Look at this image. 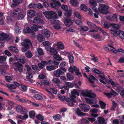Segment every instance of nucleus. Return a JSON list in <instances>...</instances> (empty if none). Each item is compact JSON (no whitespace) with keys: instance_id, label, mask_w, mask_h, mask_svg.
I'll list each match as a JSON object with an SVG mask.
<instances>
[{"instance_id":"nucleus-1","label":"nucleus","mask_w":124,"mask_h":124,"mask_svg":"<svg viewBox=\"0 0 124 124\" xmlns=\"http://www.w3.org/2000/svg\"><path fill=\"white\" fill-rule=\"evenodd\" d=\"M71 95L70 96V98L65 99L66 101L67 102L68 105L70 106H72L77 104L78 103L75 99L76 98L75 95L78 96L79 95V94L76 89H73L71 93Z\"/></svg>"},{"instance_id":"nucleus-2","label":"nucleus","mask_w":124,"mask_h":124,"mask_svg":"<svg viewBox=\"0 0 124 124\" xmlns=\"http://www.w3.org/2000/svg\"><path fill=\"white\" fill-rule=\"evenodd\" d=\"M12 17L17 18L18 19L22 20L25 15V14L21 12V9L19 8H16L14 10L11 14Z\"/></svg>"},{"instance_id":"nucleus-3","label":"nucleus","mask_w":124,"mask_h":124,"mask_svg":"<svg viewBox=\"0 0 124 124\" xmlns=\"http://www.w3.org/2000/svg\"><path fill=\"white\" fill-rule=\"evenodd\" d=\"M20 84L16 82H14V84H6L5 86L8 89L9 91L11 93H14L16 92V91L14 90L17 87H19Z\"/></svg>"},{"instance_id":"nucleus-4","label":"nucleus","mask_w":124,"mask_h":124,"mask_svg":"<svg viewBox=\"0 0 124 124\" xmlns=\"http://www.w3.org/2000/svg\"><path fill=\"white\" fill-rule=\"evenodd\" d=\"M43 13L45 16L48 19H51L52 18L56 19L57 17L56 14L53 11H46L43 12Z\"/></svg>"},{"instance_id":"nucleus-5","label":"nucleus","mask_w":124,"mask_h":124,"mask_svg":"<svg viewBox=\"0 0 124 124\" xmlns=\"http://www.w3.org/2000/svg\"><path fill=\"white\" fill-rule=\"evenodd\" d=\"M81 94L83 96L91 98H94L96 96L95 94L92 93L91 91L90 90H82Z\"/></svg>"},{"instance_id":"nucleus-6","label":"nucleus","mask_w":124,"mask_h":124,"mask_svg":"<svg viewBox=\"0 0 124 124\" xmlns=\"http://www.w3.org/2000/svg\"><path fill=\"white\" fill-rule=\"evenodd\" d=\"M98 9L99 12L101 13L106 14L108 13V9L109 8L108 6L103 4H100Z\"/></svg>"},{"instance_id":"nucleus-7","label":"nucleus","mask_w":124,"mask_h":124,"mask_svg":"<svg viewBox=\"0 0 124 124\" xmlns=\"http://www.w3.org/2000/svg\"><path fill=\"white\" fill-rule=\"evenodd\" d=\"M21 44L22 46L25 47L22 49V51L23 52L26 51L29 48V46H32V44L31 41L27 39L24 40L23 42L21 43Z\"/></svg>"},{"instance_id":"nucleus-8","label":"nucleus","mask_w":124,"mask_h":124,"mask_svg":"<svg viewBox=\"0 0 124 124\" xmlns=\"http://www.w3.org/2000/svg\"><path fill=\"white\" fill-rule=\"evenodd\" d=\"M66 69L63 68H62L60 69H58L54 71V76L57 77H59L61 75H63L64 73V72H66Z\"/></svg>"},{"instance_id":"nucleus-9","label":"nucleus","mask_w":124,"mask_h":124,"mask_svg":"<svg viewBox=\"0 0 124 124\" xmlns=\"http://www.w3.org/2000/svg\"><path fill=\"white\" fill-rule=\"evenodd\" d=\"M50 22L51 23L55 24L53 26V27L55 29H59L61 28L60 25L61 23L59 20L53 19L50 21Z\"/></svg>"},{"instance_id":"nucleus-10","label":"nucleus","mask_w":124,"mask_h":124,"mask_svg":"<svg viewBox=\"0 0 124 124\" xmlns=\"http://www.w3.org/2000/svg\"><path fill=\"white\" fill-rule=\"evenodd\" d=\"M13 65L15 70H18L21 73L23 72V66L20 63L16 62L13 63Z\"/></svg>"},{"instance_id":"nucleus-11","label":"nucleus","mask_w":124,"mask_h":124,"mask_svg":"<svg viewBox=\"0 0 124 124\" xmlns=\"http://www.w3.org/2000/svg\"><path fill=\"white\" fill-rule=\"evenodd\" d=\"M5 101L6 104V106L7 107V109L8 110H11L14 107L15 103L14 102L11 101L9 100L8 99H6Z\"/></svg>"},{"instance_id":"nucleus-12","label":"nucleus","mask_w":124,"mask_h":124,"mask_svg":"<svg viewBox=\"0 0 124 124\" xmlns=\"http://www.w3.org/2000/svg\"><path fill=\"white\" fill-rule=\"evenodd\" d=\"M42 29V27L39 25H33L31 27V30L32 34H34L35 32L40 30Z\"/></svg>"},{"instance_id":"nucleus-13","label":"nucleus","mask_w":124,"mask_h":124,"mask_svg":"<svg viewBox=\"0 0 124 124\" xmlns=\"http://www.w3.org/2000/svg\"><path fill=\"white\" fill-rule=\"evenodd\" d=\"M10 35L6 34L4 33H0V40L1 41L3 40H8L10 39Z\"/></svg>"},{"instance_id":"nucleus-14","label":"nucleus","mask_w":124,"mask_h":124,"mask_svg":"<svg viewBox=\"0 0 124 124\" xmlns=\"http://www.w3.org/2000/svg\"><path fill=\"white\" fill-rule=\"evenodd\" d=\"M51 7L55 8H58L61 5L60 2L56 0H53L50 3Z\"/></svg>"},{"instance_id":"nucleus-15","label":"nucleus","mask_w":124,"mask_h":124,"mask_svg":"<svg viewBox=\"0 0 124 124\" xmlns=\"http://www.w3.org/2000/svg\"><path fill=\"white\" fill-rule=\"evenodd\" d=\"M79 107L84 112L88 111L90 108L89 106L85 104H80L79 105Z\"/></svg>"},{"instance_id":"nucleus-16","label":"nucleus","mask_w":124,"mask_h":124,"mask_svg":"<svg viewBox=\"0 0 124 124\" xmlns=\"http://www.w3.org/2000/svg\"><path fill=\"white\" fill-rule=\"evenodd\" d=\"M16 110L18 112L20 113L21 114L27 113V111L22 106H19L16 108Z\"/></svg>"},{"instance_id":"nucleus-17","label":"nucleus","mask_w":124,"mask_h":124,"mask_svg":"<svg viewBox=\"0 0 124 124\" xmlns=\"http://www.w3.org/2000/svg\"><path fill=\"white\" fill-rule=\"evenodd\" d=\"M88 81L91 83L92 84L91 85L94 87H95V85L93 84H94L95 80H98L96 78L93 76L91 75H89V77H88Z\"/></svg>"},{"instance_id":"nucleus-18","label":"nucleus","mask_w":124,"mask_h":124,"mask_svg":"<svg viewBox=\"0 0 124 124\" xmlns=\"http://www.w3.org/2000/svg\"><path fill=\"white\" fill-rule=\"evenodd\" d=\"M13 3L10 5L11 8H13L17 6L20 3L22 2V0H13Z\"/></svg>"},{"instance_id":"nucleus-19","label":"nucleus","mask_w":124,"mask_h":124,"mask_svg":"<svg viewBox=\"0 0 124 124\" xmlns=\"http://www.w3.org/2000/svg\"><path fill=\"white\" fill-rule=\"evenodd\" d=\"M33 23L37 24L39 23L44 24V21L43 20L38 17H35L34 19Z\"/></svg>"},{"instance_id":"nucleus-20","label":"nucleus","mask_w":124,"mask_h":124,"mask_svg":"<svg viewBox=\"0 0 124 124\" xmlns=\"http://www.w3.org/2000/svg\"><path fill=\"white\" fill-rule=\"evenodd\" d=\"M111 92L109 93L105 94L109 98H110L112 96H115L118 95V94L116 92L114 91L112 89H111Z\"/></svg>"},{"instance_id":"nucleus-21","label":"nucleus","mask_w":124,"mask_h":124,"mask_svg":"<svg viewBox=\"0 0 124 124\" xmlns=\"http://www.w3.org/2000/svg\"><path fill=\"white\" fill-rule=\"evenodd\" d=\"M64 22L65 24L67 26L69 27L72 25L73 22L72 20L67 18L64 19Z\"/></svg>"},{"instance_id":"nucleus-22","label":"nucleus","mask_w":124,"mask_h":124,"mask_svg":"<svg viewBox=\"0 0 124 124\" xmlns=\"http://www.w3.org/2000/svg\"><path fill=\"white\" fill-rule=\"evenodd\" d=\"M75 112L77 115L79 116H85V113L82 112L78 108H77L75 110Z\"/></svg>"},{"instance_id":"nucleus-23","label":"nucleus","mask_w":124,"mask_h":124,"mask_svg":"<svg viewBox=\"0 0 124 124\" xmlns=\"http://www.w3.org/2000/svg\"><path fill=\"white\" fill-rule=\"evenodd\" d=\"M35 12L33 10H29L27 12V15L29 18H32L35 16Z\"/></svg>"},{"instance_id":"nucleus-24","label":"nucleus","mask_w":124,"mask_h":124,"mask_svg":"<svg viewBox=\"0 0 124 124\" xmlns=\"http://www.w3.org/2000/svg\"><path fill=\"white\" fill-rule=\"evenodd\" d=\"M65 84L66 86L64 85L62 87V88H64L65 89L67 90H68V88H72L74 86L70 82H66Z\"/></svg>"},{"instance_id":"nucleus-25","label":"nucleus","mask_w":124,"mask_h":124,"mask_svg":"<svg viewBox=\"0 0 124 124\" xmlns=\"http://www.w3.org/2000/svg\"><path fill=\"white\" fill-rule=\"evenodd\" d=\"M43 32L42 34L46 38H49L50 37V32L49 31L46 29H44L43 30Z\"/></svg>"},{"instance_id":"nucleus-26","label":"nucleus","mask_w":124,"mask_h":124,"mask_svg":"<svg viewBox=\"0 0 124 124\" xmlns=\"http://www.w3.org/2000/svg\"><path fill=\"white\" fill-rule=\"evenodd\" d=\"M23 116L17 115L16 116V118L18 119H20L22 120H25L28 117V116L27 114V113H23Z\"/></svg>"},{"instance_id":"nucleus-27","label":"nucleus","mask_w":124,"mask_h":124,"mask_svg":"<svg viewBox=\"0 0 124 124\" xmlns=\"http://www.w3.org/2000/svg\"><path fill=\"white\" fill-rule=\"evenodd\" d=\"M98 111V110L95 108H93L91 110L90 112L92 113L91 114V115L93 117H97L98 115L97 114H94L97 113Z\"/></svg>"},{"instance_id":"nucleus-28","label":"nucleus","mask_w":124,"mask_h":124,"mask_svg":"<svg viewBox=\"0 0 124 124\" xmlns=\"http://www.w3.org/2000/svg\"><path fill=\"white\" fill-rule=\"evenodd\" d=\"M52 82L54 84H55L59 87L60 86V80L58 78H54L52 79Z\"/></svg>"},{"instance_id":"nucleus-29","label":"nucleus","mask_w":124,"mask_h":124,"mask_svg":"<svg viewBox=\"0 0 124 124\" xmlns=\"http://www.w3.org/2000/svg\"><path fill=\"white\" fill-rule=\"evenodd\" d=\"M34 97L36 99L38 100H41L43 99H46V97L43 95L41 96L38 94H35Z\"/></svg>"},{"instance_id":"nucleus-30","label":"nucleus","mask_w":124,"mask_h":124,"mask_svg":"<svg viewBox=\"0 0 124 124\" xmlns=\"http://www.w3.org/2000/svg\"><path fill=\"white\" fill-rule=\"evenodd\" d=\"M8 49L11 51L15 52L17 53L18 50L16 47L14 46H9L8 48Z\"/></svg>"},{"instance_id":"nucleus-31","label":"nucleus","mask_w":124,"mask_h":124,"mask_svg":"<svg viewBox=\"0 0 124 124\" xmlns=\"http://www.w3.org/2000/svg\"><path fill=\"white\" fill-rule=\"evenodd\" d=\"M37 37V39L39 41L42 42L45 40L44 37L40 34H38Z\"/></svg>"},{"instance_id":"nucleus-32","label":"nucleus","mask_w":124,"mask_h":124,"mask_svg":"<svg viewBox=\"0 0 124 124\" xmlns=\"http://www.w3.org/2000/svg\"><path fill=\"white\" fill-rule=\"evenodd\" d=\"M110 33L114 37H116L118 35V32L116 30H110Z\"/></svg>"},{"instance_id":"nucleus-33","label":"nucleus","mask_w":124,"mask_h":124,"mask_svg":"<svg viewBox=\"0 0 124 124\" xmlns=\"http://www.w3.org/2000/svg\"><path fill=\"white\" fill-rule=\"evenodd\" d=\"M46 70L48 71H51L56 68L55 66L53 65H48L46 67Z\"/></svg>"},{"instance_id":"nucleus-34","label":"nucleus","mask_w":124,"mask_h":124,"mask_svg":"<svg viewBox=\"0 0 124 124\" xmlns=\"http://www.w3.org/2000/svg\"><path fill=\"white\" fill-rule=\"evenodd\" d=\"M98 121L100 124H105L106 123L104 118L101 117H98L97 118Z\"/></svg>"},{"instance_id":"nucleus-35","label":"nucleus","mask_w":124,"mask_h":124,"mask_svg":"<svg viewBox=\"0 0 124 124\" xmlns=\"http://www.w3.org/2000/svg\"><path fill=\"white\" fill-rule=\"evenodd\" d=\"M53 58L56 60L57 61H60L63 60L62 57L58 54H56L53 55Z\"/></svg>"},{"instance_id":"nucleus-36","label":"nucleus","mask_w":124,"mask_h":124,"mask_svg":"<svg viewBox=\"0 0 124 124\" xmlns=\"http://www.w3.org/2000/svg\"><path fill=\"white\" fill-rule=\"evenodd\" d=\"M87 24L89 27L92 28L96 29L97 27L95 24L91 22H87Z\"/></svg>"},{"instance_id":"nucleus-37","label":"nucleus","mask_w":124,"mask_h":124,"mask_svg":"<svg viewBox=\"0 0 124 124\" xmlns=\"http://www.w3.org/2000/svg\"><path fill=\"white\" fill-rule=\"evenodd\" d=\"M78 29L80 31H86L88 30V28L87 26H84L78 28Z\"/></svg>"},{"instance_id":"nucleus-38","label":"nucleus","mask_w":124,"mask_h":124,"mask_svg":"<svg viewBox=\"0 0 124 124\" xmlns=\"http://www.w3.org/2000/svg\"><path fill=\"white\" fill-rule=\"evenodd\" d=\"M67 77L68 79L70 81L74 79L73 76L69 73H67Z\"/></svg>"},{"instance_id":"nucleus-39","label":"nucleus","mask_w":124,"mask_h":124,"mask_svg":"<svg viewBox=\"0 0 124 124\" xmlns=\"http://www.w3.org/2000/svg\"><path fill=\"white\" fill-rule=\"evenodd\" d=\"M9 67V66L7 65L2 64L0 66V70H7Z\"/></svg>"},{"instance_id":"nucleus-40","label":"nucleus","mask_w":124,"mask_h":124,"mask_svg":"<svg viewBox=\"0 0 124 124\" xmlns=\"http://www.w3.org/2000/svg\"><path fill=\"white\" fill-rule=\"evenodd\" d=\"M99 77L101 79H100L99 80L101 82L105 84V82L103 80L105 79V78L104 76V74H101L99 75Z\"/></svg>"},{"instance_id":"nucleus-41","label":"nucleus","mask_w":124,"mask_h":124,"mask_svg":"<svg viewBox=\"0 0 124 124\" xmlns=\"http://www.w3.org/2000/svg\"><path fill=\"white\" fill-rule=\"evenodd\" d=\"M69 62L70 63H73L74 62V57L71 55H69L68 56Z\"/></svg>"},{"instance_id":"nucleus-42","label":"nucleus","mask_w":124,"mask_h":124,"mask_svg":"<svg viewBox=\"0 0 124 124\" xmlns=\"http://www.w3.org/2000/svg\"><path fill=\"white\" fill-rule=\"evenodd\" d=\"M31 31V29L28 27H27L26 29H23V33H29L32 34V31Z\"/></svg>"},{"instance_id":"nucleus-43","label":"nucleus","mask_w":124,"mask_h":124,"mask_svg":"<svg viewBox=\"0 0 124 124\" xmlns=\"http://www.w3.org/2000/svg\"><path fill=\"white\" fill-rule=\"evenodd\" d=\"M74 70L76 75H80L81 74V73L79 72V69L76 67L74 66Z\"/></svg>"},{"instance_id":"nucleus-44","label":"nucleus","mask_w":124,"mask_h":124,"mask_svg":"<svg viewBox=\"0 0 124 124\" xmlns=\"http://www.w3.org/2000/svg\"><path fill=\"white\" fill-rule=\"evenodd\" d=\"M118 35L122 39H124V32L120 31L118 32Z\"/></svg>"},{"instance_id":"nucleus-45","label":"nucleus","mask_w":124,"mask_h":124,"mask_svg":"<svg viewBox=\"0 0 124 124\" xmlns=\"http://www.w3.org/2000/svg\"><path fill=\"white\" fill-rule=\"evenodd\" d=\"M25 56L27 57L31 58L32 56V54L30 51H28L25 53Z\"/></svg>"},{"instance_id":"nucleus-46","label":"nucleus","mask_w":124,"mask_h":124,"mask_svg":"<svg viewBox=\"0 0 124 124\" xmlns=\"http://www.w3.org/2000/svg\"><path fill=\"white\" fill-rule=\"evenodd\" d=\"M14 30L16 34H18L21 31V28L18 26H16L14 28Z\"/></svg>"},{"instance_id":"nucleus-47","label":"nucleus","mask_w":124,"mask_h":124,"mask_svg":"<svg viewBox=\"0 0 124 124\" xmlns=\"http://www.w3.org/2000/svg\"><path fill=\"white\" fill-rule=\"evenodd\" d=\"M99 103L101 108L102 109H104L106 105V104L101 101H100Z\"/></svg>"},{"instance_id":"nucleus-48","label":"nucleus","mask_w":124,"mask_h":124,"mask_svg":"<svg viewBox=\"0 0 124 124\" xmlns=\"http://www.w3.org/2000/svg\"><path fill=\"white\" fill-rule=\"evenodd\" d=\"M57 45L60 48L63 49L64 48V46L62 42H59L57 43Z\"/></svg>"},{"instance_id":"nucleus-49","label":"nucleus","mask_w":124,"mask_h":124,"mask_svg":"<svg viewBox=\"0 0 124 124\" xmlns=\"http://www.w3.org/2000/svg\"><path fill=\"white\" fill-rule=\"evenodd\" d=\"M49 90H50V91L52 93H53L54 94H56L57 93V90L55 88H47Z\"/></svg>"},{"instance_id":"nucleus-50","label":"nucleus","mask_w":124,"mask_h":124,"mask_svg":"<svg viewBox=\"0 0 124 124\" xmlns=\"http://www.w3.org/2000/svg\"><path fill=\"white\" fill-rule=\"evenodd\" d=\"M89 2L92 6L95 7L97 6V2L95 0H90Z\"/></svg>"},{"instance_id":"nucleus-51","label":"nucleus","mask_w":124,"mask_h":124,"mask_svg":"<svg viewBox=\"0 0 124 124\" xmlns=\"http://www.w3.org/2000/svg\"><path fill=\"white\" fill-rule=\"evenodd\" d=\"M29 116L31 118H33L35 116V112L33 111H30L29 113Z\"/></svg>"},{"instance_id":"nucleus-52","label":"nucleus","mask_w":124,"mask_h":124,"mask_svg":"<svg viewBox=\"0 0 124 124\" xmlns=\"http://www.w3.org/2000/svg\"><path fill=\"white\" fill-rule=\"evenodd\" d=\"M64 14L66 16L69 17L71 15V11L70 10H68L65 12Z\"/></svg>"},{"instance_id":"nucleus-53","label":"nucleus","mask_w":124,"mask_h":124,"mask_svg":"<svg viewBox=\"0 0 124 124\" xmlns=\"http://www.w3.org/2000/svg\"><path fill=\"white\" fill-rule=\"evenodd\" d=\"M49 93V94L48 95V96L50 98H53L54 97L53 95L52 94V93L51 92V91H50V90H49L47 88H46L45 89Z\"/></svg>"},{"instance_id":"nucleus-54","label":"nucleus","mask_w":124,"mask_h":124,"mask_svg":"<svg viewBox=\"0 0 124 124\" xmlns=\"http://www.w3.org/2000/svg\"><path fill=\"white\" fill-rule=\"evenodd\" d=\"M32 75L31 73H27L26 78L27 80H30L32 77Z\"/></svg>"},{"instance_id":"nucleus-55","label":"nucleus","mask_w":124,"mask_h":124,"mask_svg":"<svg viewBox=\"0 0 124 124\" xmlns=\"http://www.w3.org/2000/svg\"><path fill=\"white\" fill-rule=\"evenodd\" d=\"M21 90L24 92H26L27 89V87L26 85H21Z\"/></svg>"},{"instance_id":"nucleus-56","label":"nucleus","mask_w":124,"mask_h":124,"mask_svg":"<svg viewBox=\"0 0 124 124\" xmlns=\"http://www.w3.org/2000/svg\"><path fill=\"white\" fill-rule=\"evenodd\" d=\"M50 52L51 55H53L56 54H57V53L55 49L53 48L51 49Z\"/></svg>"},{"instance_id":"nucleus-57","label":"nucleus","mask_w":124,"mask_h":124,"mask_svg":"<svg viewBox=\"0 0 124 124\" xmlns=\"http://www.w3.org/2000/svg\"><path fill=\"white\" fill-rule=\"evenodd\" d=\"M53 118L55 120L58 121L61 119V116L60 115L57 114L54 116Z\"/></svg>"},{"instance_id":"nucleus-58","label":"nucleus","mask_w":124,"mask_h":124,"mask_svg":"<svg viewBox=\"0 0 124 124\" xmlns=\"http://www.w3.org/2000/svg\"><path fill=\"white\" fill-rule=\"evenodd\" d=\"M92 71L93 72L96 73L97 74H100L101 73V72L96 68L92 69Z\"/></svg>"},{"instance_id":"nucleus-59","label":"nucleus","mask_w":124,"mask_h":124,"mask_svg":"<svg viewBox=\"0 0 124 124\" xmlns=\"http://www.w3.org/2000/svg\"><path fill=\"white\" fill-rule=\"evenodd\" d=\"M110 26L112 27L117 29H118L119 28V26L118 25L114 23L111 24Z\"/></svg>"},{"instance_id":"nucleus-60","label":"nucleus","mask_w":124,"mask_h":124,"mask_svg":"<svg viewBox=\"0 0 124 124\" xmlns=\"http://www.w3.org/2000/svg\"><path fill=\"white\" fill-rule=\"evenodd\" d=\"M89 122L85 119H82L81 121V124H88Z\"/></svg>"},{"instance_id":"nucleus-61","label":"nucleus","mask_w":124,"mask_h":124,"mask_svg":"<svg viewBox=\"0 0 124 124\" xmlns=\"http://www.w3.org/2000/svg\"><path fill=\"white\" fill-rule=\"evenodd\" d=\"M37 50L38 54L40 55H42L44 53L42 49L40 48H38L37 49Z\"/></svg>"},{"instance_id":"nucleus-62","label":"nucleus","mask_w":124,"mask_h":124,"mask_svg":"<svg viewBox=\"0 0 124 124\" xmlns=\"http://www.w3.org/2000/svg\"><path fill=\"white\" fill-rule=\"evenodd\" d=\"M81 9L84 11H86L87 10V8L86 6L84 4H82L81 6Z\"/></svg>"},{"instance_id":"nucleus-63","label":"nucleus","mask_w":124,"mask_h":124,"mask_svg":"<svg viewBox=\"0 0 124 124\" xmlns=\"http://www.w3.org/2000/svg\"><path fill=\"white\" fill-rule=\"evenodd\" d=\"M36 117L40 121H42L44 119V117L40 114L37 115L36 116Z\"/></svg>"},{"instance_id":"nucleus-64","label":"nucleus","mask_w":124,"mask_h":124,"mask_svg":"<svg viewBox=\"0 0 124 124\" xmlns=\"http://www.w3.org/2000/svg\"><path fill=\"white\" fill-rule=\"evenodd\" d=\"M70 2L71 4L73 6H75L78 3L76 0H71Z\"/></svg>"}]
</instances>
